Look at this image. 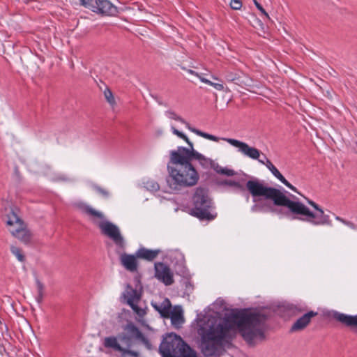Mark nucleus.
Here are the masks:
<instances>
[{"label":"nucleus","mask_w":357,"mask_h":357,"mask_svg":"<svg viewBox=\"0 0 357 357\" xmlns=\"http://www.w3.org/2000/svg\"><path fill=\"white\" fill-rule=\"evenodd\" d=\"M261 314L249 310H232L222 318L206 317L198 321L199 348L206 356L222 354L238 333L248 344L264 338Z\"/></svg>","instance_id":"obj_1"},{"label":"nucleus","mask_w":357,"mask_h":357,"mask_svg":"<svg viewBox=\"0 0 357 357\" xmlns=\"http://www.w3.org/2000/svg\"><path fill=\"white\" fill-rule=\"evenodd\" d=\"M246 188L257 202L261 198L271 200L275 206H285L296 218L307 222L313 225H331V221L328 215L319 206L311 200L307 203L315 210L310 211L301 202L289 199L280 190L268 186L259 180H250L246 183Z\"/></svg>","instance_id":"obj_2"},{"label":"nucleus","mask_w":357,"mask_h":357,"mask_svg":"<svg viewBox=\"0 0 357 357\" xmlns=\"http://www.w3.org/2000/svg\"><path fill=\"white\" fill-rule=\"evenodd\" d=\"M102 351L117 357H142L140 347L151 349V344L144 335L133 324L123 327V332L102 339Z\"/></svg>","instance_id":"obj_3"},{"label":"nucleus","mask_w":357,"mask_h":357,"mask_svg":"<svg viewBox=\"0 0 357 357\" xmlns=\"http://www.w3.org/2000/svg\"><path fill=\"white\" fill-rule=\"evenodd\" d=\"M182 149L183 146H178L169 153L167 185L172 191L195 186L199 179L198 172Z\"/></svg>","instance_id":"obj_4"},{"label":"nucleus","mask_w":357,"mask_h":357,"mask_svg":"<svg viewBox=\"0 0 357 357\" xmlns=\"http://www.w3.org/2000/svg\"><path fill=\"white\" fill-rule=\"evenodd\" d=\"M170 128L174 135L181 139H183L188 144V147H183L182 150L183 151H185L190 161L192 160H195L198 161L199 165L202 168L213 169L218 174L225 175L227 176H233L236 174V172L234 169L221 167L211 158H208L196 151L192 142L189 140L188 137L185 134L178 130L172 123H170Z\"/></svg>","instance_id":"obj_5"},{"label":"nucleus","mask_w":357,"mask_h":357,"mask_svg":"<svg viewBox=\"0 0 357 357\" xmlns=\"http://www.w3.org/2000/svg\"><path fill=\"white\" fill-rule=\"evenodd\" d=\"M222 140L227 142L231 146L238 149V151L244 155L252 160H258V161L264 165L267 169L273 174V175L276 177L281 183H282L284 185L289 188L290 190H293L295 192L298 193L297 189L292 185L279 172V170L273 165V164L268 160L266 156H264L265 160H259V157L261 155V152L257 149L249 146L245 142L231 139V138H222Z\"/></svg>","instance_id":"obj_6"},{"label":"nucleus","mask_w":357,"mask_h":357,"mask_svg":"<svg viewBox=\"0 0 357 357\" xmlns=\"http://www.w3.org/2000/svg\"><path fill=\"white\" fill-rule=\"evenodd\" d=\"M82 211L89 216L90 220L96 224L100 229L101 233L110 239L119 247H124V239L120 232L119 227L108 221L104 214L89 205L82 206Z\"/></svg>","instance_id":"obj_7"},{"label":"nucleus","mask_w":357,"mask_h":357,"mask_svg":"<svg viewBox=\"0 0 357 357\" xmlns=\"http://www.w3.org/2000/svg\"><path fill=\"white\" fill-rule=\"evenodd\" d=\"M192 199L194 208L192 210V214L193 215L200 220H213L216 217V213H213L209 210L211 202L204 188H197Z\"/></svg>","instance_id":"obj_8"},{"label":"nucleus","mask_w":357,"mask_h":357,"mask_svg":"<svg viewBox=\"0 0 357 357\" xmlns=\"http://www.w3.org/2000/svg\"><path fill=\"white\" fill-rule=\"evenodd\" d=\"M7 227L11 234L23 243H29L31 238V233L18 214L11 210L7 214Z\"/></svg>","instance_id":"obj_9"},{"label":"nucleus","mask_w":357,"mask_h":357,"mask_svg":"<svg viewBox=\"0 0 357 357\" xmlns=\"http://www.w3.org/2000/svg\"><path fill=\"white\" fill-rule=\"evenodd\" d=\"M188 345L182 338L175 333L168 334L160 346V353L162 357H174V355L179 354Z\"/></svg>","instance_id":"obj_10"},{"label":"nucleus","mask_w":357,"mask_h":357,"mask_svg":"<svg viewBox=\"0 0 357 357\" xmlns=\"http://www.w3.org/2000/svg\"><path fill=\"white\" fill-rule=\"evenodd\" d=\"M165 115L169 120L184 124L189 130H190L192 132L196 134L198 136L216 142H218L220 140V138L215 135L202 132L199 130L191 127L190 125L187 121H185L181 116H179L178 114H176L175 112L172 110L166 111L165 112Z\"/></svg>","instance_id":"obj_11"},{"label":"nucleus","mask_w":357,"mask_h":357,"mask_svg":"<svg viewBox=\"0 0 357 357\" xmlns=\"http://www.w3.org/2000/svg\"><path fill=\"white\" fill-rule=\"evenodd\" d=\"M93 12L107 15H114L117 9L108 0H95V3H91L90 8Z\"/></svg>","instance_id":"obj_12"},{"label":"nucleus","mask_w":357,"mask_h":357,"mask_svg":"<svg viewBox=\"0 0 357 357\" xmlns=\"http://www.w3.org/2000/svg\"><path fill=\"white\" fill-rule=\"evenodd\" d=\"M155 278L162 281L165 285H170L174 282L173 274L168 266L162 263L155 264Z\"/></svg>","instance_id":"obj_13"},{"label":"nucleus","mask_w":357,"mask_h":357,"mask_svg":"<svg viewBox=\"0 0 357 357\" xmlns=\"http://www.w3.org/2000/svg\"><path fill=\"white\" fill-rule=\"evenodd\" d=\"M137 257V255L135 256L128 254H122L120 257V260L126 269L130 272H135L137 271L138 266Z\"/></svg>","instance_id":"obj_14"},{"label":"nucleus","mask_w":357,"mask_h":357,"mask_svg":"<svg viewBox=\"0 0 357 357\" xmlns=\"http://www.w3.org/2000/svg\"><path fill=\"white\" fill-rule=\"evenodd\" d=\"M333 317L335 320L347 326H349L352 328H357V315L351 316L335 312L333 313Z\"/></svg>","instance_id":"obj_15"},{"label":"nucleus","mask_w":357,"mask_h":357,"mask_svg":"<svg viewBox=\"0 0 357 357\" xmlns=\"http://www.w3.org/2000/svg\"><path fill=\"white\" fill-rule=\"evenodd\" d=\"M317 312L312 311L306 313L303 317L299 318L291 326L292 331H297L304 329L310 322L311 319L317 315Z\"/></svg>","instance_id":"obj_16"},{"label":"nucleus","mask_w":357,"mask_h":357,"mask_svg":"<svg viewBox=\"0 0 357 357\" xmlns=\"http://www.w3.org/2000/svg\"><path fill=\"white\" fill-rule=\"evenodd\" d=\"M169 317L171 319L172 324L176 327L180 326L184 322L183 310L180 306H176L171 309Z\"/></svg>","instance_id":"obj_17"},{"label":"nucleus","mask_w":357,"mask_h":357,"mask_svg":"<svg viewBox=\"0 0 357 357\" xmlns=\"http://www.w3.org/2000/svg\"><path fill=\"white\" fill-rule=\"evenodd\" d=\"M152 306L161 314L162 317L167 318L169 316L172 309L169 299L165 298L161 303H152Z\"/></svg>","instance_id":"obj_18"},{"label":"nucleus","mask_w":357,"mask_h":357,"mask_svg":"<svg viewBox=\"0 0 357 357\" xmlns=\"http://www.w3.org/2000/svg\"><path fill=\"white\" fill-rule=\"evenodd\" d=\"M160 252V251L159 250H149L142 248L137 251L136 255L138 258L152 261L157 257Z\"/></svg>","instance_id":"obj_19"},{"label":"nucleus","mask_w":357,"mask_h":357,"mask_svg":"<svg viewBox=\"0 0 357 357\" xmlns=\"http://www.w3.org/2000/svg\"><path fill=\"white\" fill-rule=\"evenodd\" d=\"M126 303L131 307L135 303H140V296L137 291L128 288L123 294Z\"/></svg>","instance_id":"obj_20"},{"label":"nucleus","mask_w":357,"mask_h":357,"mask_svg":"<svg viewBox=\"0 0 357 357\" xmlns=\"http://www.w3.org/2000/svg\"><path fill=\"white\" fill-rule=\"evenodd\" d=\"M187 72L189 74L198 77L200 79L201 82H204L205 84H208L210 86H212L213 87H214L218 91H222L224 89L223 84H220V83L212 82L211 81L206 79L205 77H202L201 75L198 74L197 73H196L195 71H194L192 70L188 69V70H187Z\"/></svg>","instance_id":"obj_21"},{"label":"nucleus","mask_w":357,"mask_h":357,"mask_svg":"<svg viewBox=\"0 0 357 357\" xmlns=\"http://www.w3.org/2000/svg\"><path fill=\"white\" fill-rule=\"evenodd\" d=\"M131 308L135 312L136 315V319L138 322L144 324V317L146 314V307L140 304V303H135L134 305L131 306Z\"/></svg>","instance_id":"obj_22"},{"label":"nucleus","mask_w":357,"mask_h":357,"mask_svg":"<svg viewBox=\"0 0 357 357\" xmlns=\"http://www.w3.org/2000/svg\"><path fill=\"white\" fill-rule=\"evenodd\" d=\"M222 185H228L237 190H242L243 185L237 181L227 179L221 182Z\"/></svg>","instance_id":"obj_23"},{"label":"nucleus","mask_w":357,"mask_h":357,"mask_svg":"<svg viewBox=\"0 0 357 357\" xmlns=\"http://www.w3.org/2000/svg\"><path fill=\"white\" fill-rule=\"evenodd\" d=\"M11 252L15 256V257L21 262H23L25 259L24 255L22 250L15 246H11Z\"/></svg>","instance_id":"obj_24"},{"label":"nucleus","mask_w":357,"mask_h":357,"mask_svg":"<svg viewBox=\"0 0 357 357\" xmlns=\"http://www.w3.org/2000/svg\"><path fill=\"white\" fill-rule=\"evenodd\" d=\"M178 355L179 357H197V353L189 346L183 350Z\"/></svg>","instance_id":"obj_25"},{"label":"nucleus","mask_w":357,"mask_h":357,"mask_svg":"<svg viewBox=\"0 0 357 357\" xmlns=\"http://www.w3.org/2000/svg\"><path fill=\"white\" fill-rule=\"evenodd\" d=\"M104 96L107 101L111 105H114L116 104L115 99L114 98L112 92L109 89H106L104 91Z\"/></svg>","instance_id":"obj_26"},{"label":"nucleus","mask_w":357,"mask_h":357,"mask_svg":"<svg viewBox=\"0 0 357 357\" xmlns=\"http://www.w3.org/2000/svg\"><path fill=\"white\" fill-rule=\"evenodd\" d=\"M93 188L94 190H96L98 193L101 195L103 197L108 198L109 197V192L107 190L96 185H94Z\"/></svg>","instance_id":"obj_27"},{"label":"nucleus","mask_w":357,"mask_h":357,"mask_svg":"<svg viewBox=\"0 0 357 357\" xmlns=\"http://www.w3.org/2000/svg\"><path fill=\"white\" fill-rule=\"evenodd\" d=\"M230 6L234 10H239L242 6V3L240 0H231Z\"/></svg>","instance_id":"obj_28"},{"label":"nucleus","mask_w":357,"mask_h":357,"mask_svg":"<svg viewBox=\"0 0 357 357\" xmlns=\"http://www.w3.org/2000/svg\"><path fill=\"white\" fill-rule=\"evenodd\" d=\"M254 3L256 7L261 11L264 17L267 20H270L268 14L265 11L263 7L256 0H254Z\"/></svg>","instance_id":"obj_29"},{"label":"nucleus","mask_w":357,"mask_h":357,"mask_svg":"<svg viewBox=\"0 0 357 357\" xmlns=\"http://www.w3.org/2000/svg\"><path fill=\"white\" fill-rule=\"evenodd\" d=\"M35 282H36V288H37V291L38 292L44 291L45 286H44L43 283L38 278H36Z\"/></svg>","instance_id":"obj_30"},{"label":"nucleus","mask_w":357,"mask_h":357,"mask_svg":"<svg viewBox=\"0 0 357 357\" xmlns=\"http://www.w3.org/2000/svg\"><path fill=\"white\" fill-rule=\"evenodd\" d=\"M335 219L338 221H340V222H342L343 224L349 226V227L352 228V229H354L355 228V225L354 223L349 222V221H347L342 218H341L339 216H336L335 217Z\"/></svg>","instance_id":"obj_31"},{"label":"nucleus","mask_w":357,"mask_h":357,"mask_svg":"<svg viewBox=\"0 0 357 357\" xmlns=\"http://www.w3.org/2000/svg\"><path fill=\"white\" fill-rule=\"evenodd\" d=\"M44 298V291L38 292L36 300L38 303H41Z\"/></svg>","instance_id":"obj_32"},{"label":"nucleus","mask_w":357,"mask_h":357,"mask_svg":"<svg viewBox=\"0 0 357 357\" xmlns=\"http://www.w3.org/2000/svg\"><path fill=\"white\" fill-rule=\"evenodd\" d=\"M82 5L84 6L85 7L90 8L92 0H79Z\"/></svg>","instance_id":"obj_33"},{"label":"nucleus","mask_w":357,"mask_h":357,"mask_svg":"<svg viewBox=\"0 0 357 357\" xmlns=\"http://www.w3.org/2000/svg\"><path fill=\"white\" fill-rule=\"evenodd\" d=\"M261 208L258 204H255L251 207V211L255 213L260 211Z\"/></svg>","instance_id":"obj_34"},{"label":"nucleus","mask_w":357,"mask_h":357,"mask_svg":"<svg viewBox=\"0 0 357 357\" xmlns=\"http://www.w3.org/2000/svg\"><path fill=\"white\" fill-rule=\"evenodd\" d=\"M151 188L153 190H157L159 189V185L157 183H153Z\"/></svg>","instance_id":"obj_35"},{"label":"nucleus","mask_w":357,"mask_h":357,"mask_svg":"<svg viewBox=\"0 0 357 357\" xmlns=\"http://www.w3.org/2000/svg\"><path fill=\"white\" fill-rule=\"evenodd\" d=\"M162 134H163V130H158L156 131V135L158 136L162 135Z\"/></svg>","instance_id":"obj_36"},{"label":"nucleus","mask_w":357,"mask_h":357,"mask_svg":"<svg viewBox=\"0 0 357 357\" xmlns=\"http://www.w3.org/2000/svg\"><path fill=\"white\" fill-rule=\"evenodd\" d=\"M236 79V77H230L229 75L227 76V79L230 81H233Z\"/></svg>","instance_id":"obj_37"}]
</instances>
